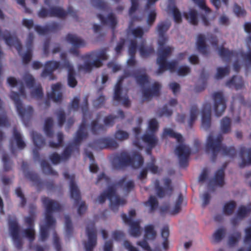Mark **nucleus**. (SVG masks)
<instances>
[{"label": "nucleus", "mask_w": 251, "mask_h": 251, "mask_svg": "<svg viewBox=\"0 0 251 251\" xmlns=\"http://www.w3.org/2000/svg\"><path fill=\"white\" fill-rule=\"evenodd\" d=\"M81 108L83 117L82 121L75 133L73 144L66 146L61 155L63 161H66L70 157L73 151V145L75 146L76 151L79 152L80 143L88 136V133L86 130V120L85 118L88 112V100L87 97L84 98Z\"/></svg>", "instance_id": "obj_1"}, {"label": "nucleus", "mask_w": 251, "mask_h": 251, "mask_svg": "<svg viewBox=\"0 0 251 251\" xmlns=\"http://www.w3.org/2000/svg\"><path fill=\"white\" fill-rule=\"evenodd\" d=\"M223 137L221 134H218L214 138L212 134H209L206 140L205 151L207 153H211V160L215 162L218 153L221 152L224 155L233 158L236 155V151L233 146L229 147L222 144Z\"/></svg>", "instance_id": "obj_2"}, {"label": "nucleus", "mask_w": 251, "mask_h": 251, "mask_svg": "<svg viewBox=\"0 0 251 251\" xmlns=\"http://www.w3.org/2000/svg\"><path fill=\"white\" fill-rule=\"evenodd\" d=\"M112 162L113 166L118 169L127 166L137 169L143 165L144 158L138 151H134L130 157L127 152L123 151L115 155Z\"/></svg>", "instance_id": "obj_3"}, {"label": "nucleus", "mask_w": 251, "mask_h": 251, "mask_svg": "<svg viewBox=\"0 0 251 251\" xmlns=\"http://www.w3.org/2000/svg\"><path fill=\"white\" fill-rule=\"evenodd\" d=\"M126 179V177L124 176L116 183L115 185L109 186L107 190L98 197L99 202L100 203H103L106 199H108L110 201L111 209L113 211H117L118 210V206L125 204L126 201L116 194L115 186L123 187Z\"/></svg>", "instance_id": "obj_4"}, {"label": "nucleus", "mask_w": 251, "mask_h": 251, "mask_svg": "<svg viewBox=\"0 0 251 251\" xmlns=\"http://www.w3.org/2000/svg\"><path fill=\"white\" fill-rule=\"evenodd\" d=\"M20 95L24 97H25V88L22 85L19 88V93L12 91L10 94V97L15 103L17 111L23 121L26 118L27 120L30 119L33 113V109L31 106H27L24 108L23 106L22 101L20 99Z\"/></svg>", "instance_id": "obj_5"}, {"label": "nucleus", "mask_w": 251, "mask_h": 251, "mask_svg": "<svg viewBox=\"0 0 251 251\" xmlns=\"http://www.w3.org/2000/svg\"><path fill=\"white\" fill-rule=\"evenodd\" d=\"M172 51V49L170 47H166L160 50L156 60V63L159 65V68L156 71L157 75L162 74L167 70L171 72H173L176 70L177 61L176 60L171 62L167 61V57L171 54Z\"/></svg>", "instance_id": "obj_6"}, {"label": "nucleus", "mask_w": 251, "mask_h": 251, "mask_svg": "<svg viewBox=\"0 0 251 251\" xmlns=\"http://www.w3.org/2000/svg\"><path fill=\"white\" fill-rule=\"evenodd\" d=\"M41 201L45 207L46 225L48 228H54L55 225V220L53 218L52 214L54 212H59L61 210V205L56 201L50 199L48 197L44 196Z\"/></svg>", "instance_id": "obj_7"}, {"label": "nucleus", "mask_w": 251, "mask_h": 251, "mask_svg": "<svg viewBox=\"0 0 251 251\" xmlns=\"http://www.w3.org/2000/svg\"><path fill=\"white\" fill-rule=\"evenodd\" d=\"M36 207L34 204L29 206V216L24 218L25 224L27 228L24 229L23 233L25 237L28 238L30 242H33L35 239L34 222L36 219Z\"/></svg>", "instance_id": "obj_8"}, {"label": "nucleus", "mask_w": 251, "mask_h": 251, "mask_svg": "<svg viewBox=\"0 0 251 251\" xmlns=\"http://www.w3.org/2000/svg\"><path fill=\"white\" fill-rule=\"evenodd\" d=\"M60 58L62 61L61 67L67 69L68 71V84L69 87L74 88L77 84V81L75 78V73L73 65L70 63L65 52L60 54Z\"/></svg>", "instance_id": "obj_9"}, {"label": "nucleus", "mask_w": 251, "mask_h": 251, "mask_svg": "<svg viewBox=\"0 0 251 251\" xmlns=\"http://www.w3.org/2000/svg\"><path fill=\"white\" fill-rule=\"evenodd\" d=\"M175 153L177 155L179 166L181 168H186L188 165V159L191 153V149L184 144H179L175 149Z\"/></svg>", "instance_id": "obj_10"}, {"label": "nucleus", "mask_w": 251, "mask_h": 251, "mask_svg": "<svg viewBox=\"0 0 251 251\" xmlns=\"http://www.w3.org/2000/svg\"><path fill=\"white\" fill-rule=\"evenodd\" d=\"M214 109L217 117H220L225 112L226 108V100L222 92H216L213 93Z\"/></svg>", "instance_id": "obj_11"}, {"label": "nucleus", "mask_w": 251, "mask_h": 251, "mask_svg": "<svg viewBox=\"0 0 251 251\" xmlns=\"http://www.w3.org/2000/svg\"><path fill=\"white\" fill-rule=\"evenodd\" d=\"M9 232L13 240L15 247L21 250L23 243L20 236V227L16 220H11L8 222Z\"/></svg>", "instance_id": "obj_12"}, {"label": "nucleus", "mask_w": 251, "mask_h": 251, "mask_svg": "<svg viewBox=\"0 0 251 251\" xmlns=\"http://www.w3.org/2000/svg\"><path fill=\"white\" fill-rule=\"evenodd\" d=\"M88 241L84 244L86 251H93L97 244V235L95 226L94 222L88 225L86 228Z\"/></svg>", "instance_id": "obj_13"}, {"label": "nucleus", "mask_w": 251, "mask_h": 251, "mask_svg": "<svg viewBox=\"0 0 251 251\" xmlns=\"http://www.w3.org/2000/svg\"><path fill=\"white\" fill-rule=\"evenodd\" d=\"M66 40L68 42L71 43L73 46V48L70 49L69 52L71 53L78 56L79 55V50L78 48L85 46V43L84 41L76 37L75 35L70 33H69L66 35Z\"/></svg>", "instance_id": "obj_14"}, {"label": "nucleus", "mask_w": 251, "mask_h": 251, "mask_svg": "<svg viewBox=\"0 0 251 251\" xmlns=\"http://www.w3.org/2000/svg\"><path fill=\"white\" fill-rule=\"evenodd\" d=\"M69 14L76 19H77V12L71 6L68 7L67 11H65L62 8L56 6L50 7V17L64 18Z\"/></svg>", "instance_id": "obj_15"}, {"label": "nucleus", "mask_w": 251, "mask_h": 251, "mask_svg": "<svg viewBox=\"0 0 251 251\" xmlns=\"http://www.w3.org/2000/svg\"><path fill=\"white\" fill-rule=\"evenodd\" d=\"M61 64L59 62L56 61H48L45 64V68L43 70L41 76L43 77L49 76L50 80H54L55 77L53 75V72L57 69L60 67Z\"/></svg>", "instance_id": "obj_16"}, {"label": "nucleus", "mask_w": 251, "mask_h": 251, "mask_svg": "<svg viewBox=\"0 0 251 251\" xmlns=\"http://www.w3.org/2000/svg\"><path fill=\"white\" fill-rule=\"evenodd\" d=\"M4 34L0 28V37H2L5 41V43L9 46L14 47L17 50L18 53L21 54L22 50V45L20 41L17 37H13L8 31H5Z\"/></svg>", "instance_id": "obj_17"}, {"label": "nucleus", "mask_w": 251, "mask_h": 251, "mask_svg": "<svg viewBox=\"0 0 251 251\" xmlns=\"http://www.w3.org/2000/svg\"><path fill=\"white\" fill-rule=\"evenodd\" d=\"M211 106L209 102L203 105L201 110V126L207 130L211 126Z\"/></svg>", "instance_id": "obj_18"}, {"label": "nucleus", "mask_w": 251, "mask_h": 251, "mask_svg": "<svg viewBox=\"0 0 251 251\" xmlns=\"http://www.w3.org/2000/svg\"><path fill=\"white\" fill-rule=\"evenodd\" d=\"M146 71V69L140 68L132 73V76L135 78L137 84L142 88H144L149 83V77Z\"/></svg>", "instance_id": "obj_19"}, {"label": "nucleus", "mask_w": 251, "mask_h": 251, "mask_svg": "<svg viewBox=\"0 0 251 251\" xmlns=\"http://www.w3.org/2000/svg\"><path fill=\"white\" fill-rule=\"evenodd\" d=\"M122 218L124 222L129 225V233L130 234L134 237H138L140 235V223L138 221H133L132 220L128 217L125 213L121 215Z\"/></svg>", "instance_id": "obj_20"}, {"label": "nucleus", "mask_w": 251, "mask_h": 251, "mask_svg": "<svg viewBox=\"0 0 251 251\" xmlns=\"http://www.w3.org/2000/svg\"><path fill=\"white\" fill-rule=\"evenodd\" d=\"M239 156L242 160L239 164L240 168L251 165V148L247 149L245 147L241 146L239 150Z\"/></svg>", "instance_id": "obj_21"}, {"label": "nucleus", "mask_w": 251, "mask_h": 251, "mask_svg": "<svg viewBox=\"0 0 251 251\" xmlns=\"http://www.w3.org/2000/svg\"><path fill=\"white\" fill-rule=\"evenodd\" d=\"M93 144L95 146H98L100 149H116L118 146V143L114 139L109 138H100L96 141Z\"/></svg>", "instance_id": "obj_22"}, {"label": "nucleus", "mask_w": 251, "mask_h": 251, "mask_svg": "<svg viewBox=\"0 0 251 251\" xmlns=\"http://www.w3.org/2000/svg\"><path fill=\"white\" fill-rule=\"evenodd\" d=\"M161 85L158 82H154L151 88H146L142 91L143 97L146 100H150L152 97H158L160 95Z\"/></svg>", "instance_id": "obj_23"}, {"label": "nucleus", "mask_w": 251, "mask_h": 251, "mask_svg": "<svg viewBox=\"0 0 251 251\" xmlns=\"http://www.w3.org/2000/svg\"><path fill=\"white\" fill-rule=\"evenodd\" d=\"M61 87L62 85L59 83L53 84L51 86L52 92L48 94V97L54 102L61 101L62 98Z\"/></svg>", "instance_id": "obj_24"}, {"label": "nucleus", "mask_w": 251, "mask_h": 251, "mask_svg": "<svg viewBox=\"0 0 251 251\" xmlns=\"http://www.w3.org/2000/svg\"><path fill=\"white\" fill-rule=\"evenodd\" d=\"M70 189L71 198L74 200V205H77L81 200L80 193L77 186L73 179L70 181Z\"/></svg>", "instance_id": "obj_25"}, {"label": "nucleus", "mask_w": 251, "mask_h": 251, "mask_svg": "<svg viewBox=\"0 0 251 251\" xmlns=\"http://www.w3.org/2000/svg\"><path fill=\"white\" fill-rule=\"evenodd\" d=\"M97 17L100 20L102 25L109 24L111 28L114 30L117 24V21L113 13H110L108 14L106 18H105L102 14H97Z\"/></svg>", "instance_id": "obj_26"}, {"label": "nucleus", "mask_w": 251, "mask_h": 251, "mask_svg": "<svg viewBox=\"0 0 251 251\" xmlns=\"http://www.w3.org/2000/svg\"><path fill=\"white\" fill-rule=\"evenodd\" d=\"M131 5L129 8L128 14L131 17V22H130L128 26V28L130 29L132 26L133 23L135 22H140L142 20V18L138 16L134 15L132 14L138 9L139 7V4L138 0H130Z\"/></svg>", "instance_id": "obj_27"}, {"label": "nucleus", "mask_w": 251, "mask_h": 251, "mask_svg": "<svg viewBox=\"0 0 251 251\" xmlns=\"http://www.w3.org/2000/svg\"><path fill=\"white\" fill-rule=\"evenodd\" d=\"M197 48L198 51L204 55L208 54L207 46L205 42V38L204 35L200 34L198 35L196 42Z\"/></svg>", "instance_id": "obj_28"}, {"label": "nucleus", "mask_w": 251, "mask_h": 251, "mask_svg": "<svg viewBox=\"0 0 251 251\" xmlns=\"http://www.w3.org/2000/svg\"><path fill=\"white\" fill-rule=\"evenodd\" d=\"M226 85L228 87L234 86L236 90H239L244 87V82L242 77H238L234 75L226 81Z\"/></svg>", "instance_id": "obj_29"}, {"label": "nucleus", "mask_w": 251, "mask_h": 251, "mask_svg": "<svg viewBox=\"0 0 251 251\" xmlns=\"http://www.w3.org/2000/svg\"><path fill=\"white\" fill-rule=\"evenodd\" d=\"M25 176L34 183L37 189L40 190L43 185V182L38 175L33 172L29 171L25 174Z\"/></svg>", "instance_id": "obj_30"}, {"label": "nucleus", "mask_w": 251, "mask_h": 251, "mask_svg": "<svg viewBox=\"0 0 251 251\" xmlns=\"http://www.w3.org/2000/svg\"><path fill=\"white\" fill-rule=\"evenodd\" d=\"M183 16L191 24L194 25H198V12L196 10L190 9L188 12H183Z\"/></svg>", "instance_id": "obj_31"}, {"label": "nucleus", "mask_w": 251, "mask_h": 251, "mask_svg": "<svg viewBox=\"0 0 251 251\" xmlns=\"http://www.w3.org/2000/svg\"><path fill=\"white\" fill-rule=\"evenodd\" d=\"M225 169L221 168L218 170L215 173L213 181L215 185L223 187L225 184Z\"/></svg>", "instance_id": "obj_32"}, {"label": "nucleus", "mask_w": 251, "mask_h": 251, "mask_svg": "<svg viewBox=\"0 0 251 251\" xmlns=\"http://www.w3.org/2000/svg\"><path fill=\"white\" fill-rule=\"evenodd\" d=\"M31 137L36 149H40L45 145V139L42 135L37 132L32 131Z\"/></svg>", "instance_id": "obj_33"}, {"label": "nucleus", "mask_w": 251, "mask_h": 251, "mask_svg": "<svg viewBox=\"0 0 251 251\" xmlns=\"http://www.w3.org/2000/svg\"><path fill=\"white\" fill-rule=\"evenodd\" d=\"M251 213V203H249L247 206H240L237 211L238 218L242 220L247 217Z\"/></svg>", "instance_id": "obj_34"}, {"label": "nucleus", "mask_w": 251, "mask_h": 251, "mask_svg": "<svg viewBox=\"0 0 251 251\" xmlns=\"http://www.w3.org/2000/svg\"><path fill=\"white\" fill-rule=\"evenodd\" d=\"M155 133H146L142 136L143 141L147 144L148 146L152 149L157 143V139L156 138Z\"/></svg>", "instance_id": "obj_35"}, {"label": "nucleus", "mask_w": 251, "mask_h": 251, "mask_svg": "<svg viewBox=\"0 0 251 251\" xmlns=\"http://www.w3.org/2000/svg\"><path fill=\"white\" fill-rule=\"evenodd\" d=\"M53 126V121L51 117L47 118L45 121L44 126V130L45 134L48 137L51 138L53 135V131L52 127Z\"/></svg>", "instance_id": "obj_36"}, {"label": "nucleus", "mask_w": 251, "mask_h": 251, "mask_svg": "<svg viewBox=\"0 0 251 251\" xmlns=\"http://www.w3.org/2000/svg\"><path fill=\"white\" fill-rule=\"evenodd\" d=\"M99 115H97V119L93 120L90 124V130L94 135H98L100 131L105 130V126L102 124H99Z\"/></svg>", "instance_id": "obj_37"}, {"label": "nucleus", "mask_w": 251, "mask_h": 251, "mask_svg": "<svg viewBox=\"0 0 251 251\" xmlns=\"http://www.w3.org/2000/svg\"><path fill=\"white\" fill-rule=\"evenodd\" d=\"M220 124V129L222 133L226 134L230 132L231 121L229 118L224 117L221 120Z\"/></svg>", "instance_id": "obj_38"}, {"label": "nucleus", "mask_w": 251, "mask_h": 251, "mask_svg": "<svg viewBox=\"0 0 251 251\" xmlns=\"http://www.w3.org/2000/svg\"><path fill=\"white\" fill-rule=\"evenodd\" d=\"M218 53L220 56L223 59L230 60L235 55V51L229 50L228 49L222 46L218 48Z\"/></svg>", "instance_id": "obj_39"}, {"label": "nucleus", "mask_w": 251, "mask_h": 251, "mask_svg": "<svg viewBox=\"0 0 251 251\" xmlns=\"http://www.w3.org/2000/svg\"><path fill=\"white\" fill-rule=\"evenodd\" d=\"M156 236V232L154 229V226L151 225H148L145 227V239L149 240H154Z\"/></svg>", "instance_id": "obj_40"}, {"label": "nucleus", "mask_w": 251, "mask_h": 251, "mask_svg": "<svg viewBox=\"0 0 251 251\" xmlns=\"http://www.w3.org/2000/svg\"><path fill=\"white\" fill-rule=\"evenodd\" d=\"M144 204L146 206L149 207V212L150 213H152L158 207V201L154 196H151L148 200L144 202Z\"/></svg>", "instance_id": "obj_41"}, {"label": "nucleus", "mask_w": 251, "mask_h": 251, "mask_svg": "<svg viewBox=\"0 0 251 251\" xmlns=\"http://www.w3.org/2000/svg\"><path fill=\"white\" fill-rule=\"evenodd\" d=\"M124 77L122 76L120 80L116 83L114 90V94L113 100L117 101H120L122 100L123 97L121 96L122 93V83Z\"/></svg>", "instance_id": "obj_42"}, {"label": "nucleus", "mask_w": 251, "mask_h": 251, "mask_svg": "<svg viewBox=\"0 0 251 251\" xmlns=\"http://www.w3.org/2000/svg\"><path fill=\"white\" fill-rule=\"evenodd\" d=\"M171 23L168 21L160 22L157 25L156 27L159 37H162L163 35H166V32L168 30L171 26Z\"/></svg>", "instance_id": "obj_43"}, {"label": "nucleus", "mask_w": 251, "mask_h": 251, "mask_svg": "<svg viewBox=\"0 0 251 251\" xmlns=\"http://www.w3.org/2000/svg\"><path fill=\"white\" fill-rule=\"evenodd\" d=\"M41 166L44 174L52 176L58 175L57 173L53 170L51 165L46 160H43L41 161Z\"/></svg>", "instance_id": "obj_44"}, {"label": "nucleus", "mask_w": 251, "mask_h": 251, "mask_svg": "<svg viewBox=\"0 0 251 251\" xmlns=\"http://www.w3.org/2000/svg\"><path fill=\"white\" fill-rule=\"evenodd\" d=\"M163 137L169 136L176 139L178 143H182L183 141L182 136L179 133H177L170 128H165L163 133Z\"/></svg>", "instance_id": "obj_45"}, {"label": "nucleus", "mask_w": 251, "mask_h": 251, "mask_svg": "<svg viewBox=\"0 0 251 251\" xmlns=\"http://www.w3.org/2000/svg\"><path fill=\"white\" fill-rule=\"evenodd\" d=\"M140 54L142 57H147L154 52L152 46H145L143 44L140 45L139 48Z\"/></svg>", "instance_id": "obj_46"}, {"label": "nucleus", "mask_w": 251, "mask_h": 251, "mask_svg": "<svg viewBox=\"0 0 251 251\" xmlns=\"http://www.w3.org/2000/svg\"><path fill=\"white\" fill-rule=\"evenodd\" d=\"M13 136L16 141L17 147L21 150L24 149L25 147V143L23 141L21 134L16 128L13 129Z\"/></svg>", "instance_id": "obj_47"}, {"label": "nucleus", "mask_w": 251, "mask_h": 251, "mask_svg": "<svg viewBox=\"0 0 251 251\" xmlns=\"http://www.w3.org/2000/svg\"><path fill=\"white\" fill-rule=\"evenodd\" d=\"M198 109L196 105H192L190 109V117L188 122V125L190 128L193 126L194 123L197 118Z\"/></svg>", "instance_id": "obj_48"}, {"label": "nucleus", "mask_w": 251, "mask_h": 251, "mask_svg": "<svg viewBox=\"0 0 251 251\" xmlns=\"http://www.w3.org/2000/svg\"><path fill=\"white\" fill-rule=\"evenodd\" d=\"M183 200V196L181 193L178 195V198L176 201L175 206L171 211V213L172 215H176L181 210V205Z\"/></svg>", "instance_id": "obj_49"}, {"label": "nucleus", "mask_w": 251, "mask_h": 251, "mask_svg": "<svg viewBox=\"0 0 251 251\" xmlns=\"http://www.w3.org/2000/svg\"><path fill=\"white\" fill-rule=\"evenodd\" d=\"M65 220L66 235L68 238H70L72 235L73 231L72 221L69 215H65Z\"/></svg>", "instance_id": "obj_50"}, {"label": "nucleus", "mask_w": 251, "mask_h": 251, "mask_svg": "<svg viewBox=\"0 0 251 251\" xmlns=\"http://www.w3.org/2000/svg\"><path fill=\"white\" fill-rule=\"evenodd\" d=\"M236 202L233 201H231L226 203L223 207L224 213L227 215H231L236 207Z\"/></svg>", "instance_id": "obj_51"}, {"label": "nucleus", "mask_w": 251, "mask_h": 251, "mask_svg": "<svg viewBox=\"0 0 251 251\" xmlns=\"http://www.w3.org/2000/svg\"><path fill=\"white\" fill-rule=\"evenodd\" d=\"M114 137L116 139L122 141L128 138L129 134L126 131L119 129L116 131Z\"/></svg>", "instance_id": "obj_52"}, {"label": "nucleus", "mask_w": 251, "mask_h": 251, "mask_svg": "<svg viewBox=\"0 0 251 251\" xmlns=\"http://www.w3.org/2000/svg\"><path fill=\"white\" fill-rule=\"evenodd\" d=\"M217 72L216 75V78L220 79L223 78L226 75H227L229 73V68L228 66H226L224 68L218 67L217 69Z\"/></svg>", "instance_id": "obj_53"}, {"label": "nucleus", "mask_w": 251, "mask_h": 251, "mask_svg": "<svg viewBox=\"0 0 251 251\" xmlns=\"http://www.w3.org/2000/svg\"><path fill=\"white\" fill-rule=\"evenodd\" d=\"M58 142L55 143L53 141L49 142V146L52 148H56L61 146L63 142L64 136L62 132H59L57 134Z\"/></svg>", "instance_id": "obj_54"}, {"label": "nucleus", "mask_w": 251, "mask_h": 251, "mask_svg": "<svg viewBox=\"0 0 251 251\" xmlns=\"http://www.w3.org/2000/svg\"><path fill=\"white\" fill-rule=\"evenodd\" d=\"M233 12L237 17H244L246 15V11L245 9L237 3H235L233 8Z\"/></svg>", "instance_id": "obj_55"}, {"label": "nucleus", "mask_w": 251, "mask_h": 251, "mask_svg": "<svg viewBox=\"0 0 251 251\" xmlns=\"http://www.w3.org/2000/svg\"><path fill=\"white\" fill-rule=\"evenodd\" d=\"M32 50L27 49L26 51L22 56V62L24 65L28 64L31 60L32 57Z\"/></svg>", "instance_id": "obj_56"}, {"label": "nucleus", "mask_w": 251, "mask_h": 251, "mask_svg": "<svg viewBox=\"0 0 251 251\" xmlns=\"http://www.w3.org/2000/svg\"><path fill=\"white\" fill-rule=\"evenodd\" d=\"M158 128V123L155 118H152L149 121L148 130L152 133H155Z\"/></svg>", "instance_id": "obj_57"}, {"label": "nucleus", "mask_w": 251, "mask_h": 251, "mask_svg": "<svg viewBox=\"0 0 251 251\" xmlns=\"http://www.w3.org/2000/svg\"><path fill=\"white\" fill-rule=\"evenodd\" d=\"M155 159L152 157L151 162L147 164V171H150L152 174H156L158 172V167L155 165Z\"/></svg>", "instance_id": "obj_58"}, {"label": "nucleus", "mask_w": 251, "mask_h": 251, "mask_svg": "<svg viewBox=\"0 0 251 251\" xmlns=\"http://www.w3.org/2000/svg\"><path fill=\"white\" fill-rule=\"evenodd\" d=\"M2 160L4 170L6 172L10 171L12 168V163L9 160L8 155L7 154H4L2 155Z\"/></svg>", "instance_id": "obj_59"}, {"label": "nucleus", "mask_w": 251, "mask_h": 251, "mask_svg": "<svg viewBox=\"0 0 251 251\" xmlns=\"http://www.w3.org/2000/svg\"><path fill=\"white\" fill-rule=\"evenodd\" d=\"M131 32L133 36L136 38H141L144 35V31L143 28L140 26H137L131 29Z\"/></svg>", "instance_id": "obj_60"}, {"label": "nucleus", "mask_w": 251, "mask_h": 251, "mask_svg": "<svg viewBox=\"0 0 251 251\" xmlns=\"http://www.w3.org/2000/svg\"><path fill=\"white\" fill-rule=\"evenodd\" d=\"M105 101V97L101 95L96 99L94 100L93 104L95 107L99 108L101 107L104 104Z\"/></svg>", "instance_id": "obj_61"}, {"label": "nucleus", "mask_w": 251, "mask_h": 251, "mask_svg": "<svg viewBox=\"0 0 251 251\" xmlns=\"http://www.w3.org/2000/svg\"><path fill=\"white\" fill-rule=\"evenodd\" d=\"M92 4L101 10H105L107 7V4L103 0H91Z\"/></svg>", "instance_id": "obj_62"}, {"label": "nucleus", "mask_w": 251, "mask_h": 251, "mask_svg": "<svg viewBox=\"0 0 251 251\" xmlns=\"http://www.w3.org/2000/svg\"><path fill=\"white\" fill-rule=\"evenodd\" d=\"M137 48V43L136 40H131L129 42L128 48V52L130 57H134Z\"/></svg>", "instance_id": "obj_63"}, {"label": "nucleus", "mask_w": 251, "mask_h": 251, "mask_svg": "<svg viewBox=\"0 0 251 251\" xmlns=\"http://www.w3.org/2000/svg\"><path fill=\"white\" fill-rule=\"evenodd\" d=\"M49 159L54 165L58 164L61 161H63L61 156L55 152H53L50 155Z\"/></svg>", "instance_id": "obj_64"}]
</instances>
